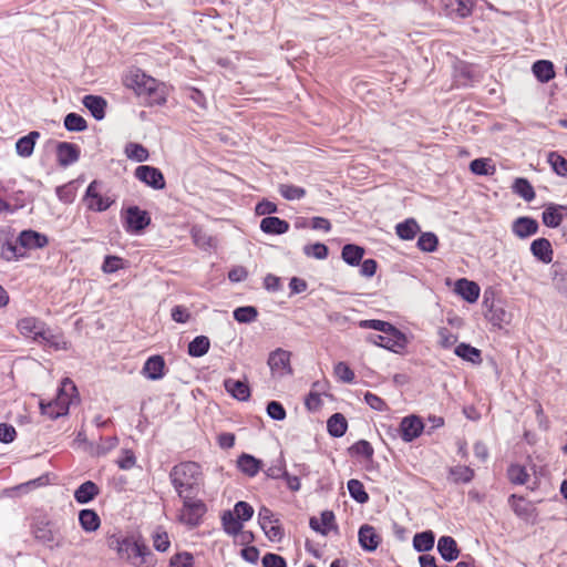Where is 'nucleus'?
Here are the masks:
<instances>
[{"label": "nucleus", "instance_id": "a211bd4d", "mask_svg": "<svg viewBox=\"0 0 567 567\" xmlns=\"http://www.w3.org/2000/svg\"><path fill=\"white\" fill-rule=\"evenodd\" d=\"M455 292L467 302L474 303L480 297L481 289L476 282L461 278L455 282Z\"/></svg>", "mask_w": 567, "mask_h": 567}, {"label": "nucleus", "instance_id": "dca6fc26", "mask_svg": "<svg viewBox=\"0 0 567 567\" xmlns=\"http://www.w3.org/2000/svg\"><path fill=\"white\" fill-rule=\"evenodd\" d=\"M17 243L20 245L19 248L24 251L23 249H35L47 246L48 238L45 235L34 230H23L17 238Z\"/></svg>", "mask_w": 567, "mask_h": 567}, {"label": "nucleus", "instance_id": "4c0bfd02", "mask_svg": "<svg viewBox=\"0 0 567 567\" xmlns=\"http://www.w3.org/2000/svg\"><path fill=\"white\" fill-rule=\"evenodd\" d=\"M210 347V341L206 336H197L188 343V354L194 358L205 355Z\"/></svg>", "mask_w": 567, "mask_h": 567}, {"label": "nucleus", "instance_id": "f257e3e1", "mask_svg": "<svg viewBox=\"0 0 567 567\" xmlns=\"http://www.w3.org/2000/svg\"><path fill=\"white\" fill-rule=\"evenodd\" d=\"M126 87L133 90L141 103L146 106L163 105L166 103L167 90L164 83L147 75L140 69L131 70L124 79Z\"/></svg>", "mask_w": 567, "mask_h": 567}, {"label": "nucleus", "instance_id": "603ef678", "mask_svg": "<svg viewBox=\"0 0 567 567\" xmlns=\"http://www.w3.org/2000/svg\"><path fill=\"white\" fill-rule=\"evenodd\" d=\"M234 319L240 323H249L256 320L258 311L252 306L239 307L234 310Z\"/></svg>", "mask_w": 567, "mask_h": 567}, {"label": "nucleus", "instance_id": "c756f323", "mask_svg": "<svg viewBox=\"0 0 567 567\" xmlns=\"http://www.w3.org/2000/svg\"><path fill=\"white\" fill-rule=\"evenodd\" d=\"M79 523L86 533L95 532L101 526V519L94 509H81L79 513Z\"/></svg>", "mask_w": 567, "mask_h": 567}, {"label": "nucleus", "instance_id": "20e7f679", "mask_svg": "<svg viewBox=\"0 0 567 567\" xmlns=\"http://www.w3.org/2000/svg\"><path fill=\"white\" fill-rule=\"evenodd\" d=\"M30 532L34 539L50 549L63 546L62 537L54 529L53 522L48 515L41 514L32 517Z\"/></svg>", "mask_w": 567, "mask_h": 567}, {"label": "nucleus", "instance_id": "58836bf2", "mask_svg": "<svg viewBox=\"0 0 567 567\" xmlns=\"http://www.w3.org/2000/svg\"><path fill=\"white\" fill-rule=\"evenodd\" d=\"M363 255L364 249L353 244L344 245L341 252L342 259L351 266H358Z\"/></svg>", "mask_w": 567, "mask_h": 567}, {"label": "nucleus", "instance_id": "5701e85b", "mask_svg": "<svg viewBox=\"0 0 567 567\" xmlns=\"http://www.w3.org/2000/svg\"><path fill=\"white\" fill-rule=\"evenodd\" d=\"M225 390L239 401H247L250 396V389L246 381L228 378L224 381Z\"/></svg>", "mask_w": 567, "mask_h": 567}, {"label": "nucleus", "instance_id": "6e6d98bb", "mask_svg": "<svg viewBox=\"0 0 567 567\" xmlns=\"http://www.w3.org/2000/svg\"><path fill=\"white\" fill-rule=\"evenodd\" d=\"M302 250L307 257H312L319 260L326 259L329 255L328 247L321 243L306 245Z\"/></svg>", "mask_w": 567, "mask_h": 567}, {"label": "nucleus", "instance_id": "473e14b6", "mask_svg": "<svg viewBox=\"0 0 567 567\" xmlns=\"http://www.w3.org/2000/svg\"><path fill=\"white\" fill-rule=\"evenodd\" d=\"M533 73L538 81L546 83L555 76L554 64L548 60H538L533 64Z\"/></svg>", "mask_w": 567, "mask_h": 567}, {"label": "nucleus", "instance_id": "aec40b11", "mask_svg": "<svg viewBox=\"0 0 567 567\" xmlns=\"http://www.w3.org/2000/svg\"><path fill=\"white\" fill-rule=\"evenodd\" d=\"M530 251L533 256L543 264H550L553 261L554 250L547 238H537L533 240L530 244Z\"/></svg>", "mask_w": 567, "mask_h": 567}, {"label": "nucleus", "instance_id": "09e8293b", "mask_svg": "<svg viewBox=\"0 0 567 567\" xmlns=\"http://www.w3.org/2000/svg\"><path fill=\"white\" fill-rule=\"evenodd\" d=\"M350 496L360 504L369 501V495L364 489L363 484L358 480H350L347 484Z\"/></svg>", "mask_w": 567, "mask_h": 567}, {"label": "nucleus", "instance_id": "9b49d317", "mask_svg": "<svg viewBox=\"0 0 567 567\" xmlns=\"http://www.w3.org/2000/svg\"><path fill=\"white\" fill-rule=\"evenodd\" d=\"M151 223L147 212L137 206H131L126 209L125 229L130 233H140Z\"/></svg>", "mask_w": 567, "mask_h": 567}, {"label": "nucleus", "instance_id": "69168bd1", "mask_svg": "<svg viewBox=\"0 0 567 567\" xmlns=\"http://www.w3.org/2000/svg\"><path fill=\"white\" fill-rule=\"evenodd\" d=\"M266 474L271 478L285 477V475H287V471L284 458L279 457L276 460L275 463L267 468Z\"/></svg>", "mask_w": 567, "mask_h": 567}, {"label": "nucleus", "instance_id": "cd10ccee", "mask_svg": "<svg viewBox=\"0 0 567 567\" xmlns=\"http://www.w3.org/2000/svg\"><path fill=\"white\" fill-rule=\"evenodd\" d=\"M39 137L40 133L38 131H31L25 136L20 137L16 143L17 154L21 157H30Z\"/></svg>", "mask_w": 567, "mask_h": 567}, {"label": "nucleus", "instance_id": "f3484780", "mask_svg": "<svg viewBox=\"0 0 567 567\" xmlns=\"http://www.w3.org/2000/svg\"><path fill=\"white\" fill-rule=\"evenodd\" d=\"M45 323L34 317H25L18 321L17 327L20 333L27 338L39 341V337Z\"/></svg>", "mask_w": 567, "mask_h": 567}, {"label": "nucleus", "instance_id": "c03bdc74", "mask_svg": "<svg viewBox=\"0 0 567 567\" xmlns=\"http://www.w3.org/2000/svg\"><path fill=\"white\" fill-rule=\"evenodd\" d=\"M474 477V471L468 466L457 465L449 471V478L454 483H470Z\"/></svg>", "mask_w": 567, "mask_h": 567}, {"label": "nucleus", "instance_id": "72a5a7b5", "mask_svg": "<svg viewBox=\"0 0 567 567\" xmlns=\"http://www.w3.org/2000/svg\"><path fill=\"white\" fill-rule=\"evenodd\" d=\"M420 231V226L414 218H408L395 226V233L403 240H412Z\"/></svg>", "mask_w": 567, "mask_h": 567}, {"label": "nucleus", "instance_id": "1a4fd4ad", "mask_svg": "<svg viewBox=\"0 0 567 567\" xmlns=\"http://www.w3.org/2000/svg\"><path fill=\"white\" fill-rule=\"evenodd\" d=\"M258 522H259L261 529L265 532V534L267 535V537L270 540L279 542L282 538V536H284L282 529L277 524L278 520L274 519V514L268 507H266V506L260 507V509L258 512Z\"/></svg>", "mask_w": 567, "mask_h": 567}, {"label": "nucleus", "instance_id": "49530a36", "mask_svg": "<svg viewBox=\"0 0 567 567\" xmlns=\"http://www.w3.org/2000/svg\"><path fill=\"white\" fill-rule=\"evenodd\" d=\"M470 169L475 175L488 176L495 173V166L491 164L488 158H476L470 164Z\"/></svg>", "mask_w": 567, "mask_h": 567}, {"label": "nucleus", "instance_id": "2eb2a0df", "mask_svg": "<svg viewBox=\"0 0 567 567\" xmlns=\"http://www.w3.org/2000/svg\"><path fill=\"white\" fill-rule=\"evenodd\" d=\"M358 537L360 546L365 551H374L381 543V536L377 533L373 526L368 524L360 527Z\"/></svg>", "mask_w": 567, "mask_h": 567}, {"label": "nucleus", "instance_id": "b1692460", "mask_svg": "<svg viewBox=\"0 0 567 567\" xmlns=\"http://www.w3.org/2000/svg\"><path fill=\"white\" fill-rule=\"evenodd\" d=\"M165 361L161 355H153L146 360L143 374L150 380H159L164 377Z\"/></svg>", "mask_w": 567, "mask_h": 567}, {"label": "nucleus", "instance_id": "f704fd0d", "mask_svg": "<svg viewBox=\"0 0 567 567\" xmlns=\"http://www.w3.org/2000/svg\"><path fill=\"white\" fill-rule=\"evenodd\" d=\"M237 464H238L239 470L243 473L252 477L259 472L260 466H261V461L257 460L256 457H254L250 454L244 453L238 457Z\"/></svg>", "mask_w": 567, "mask_h": 567}, {"label": "nucleus", "instance_id": "39448f33", "mask_svg": "<svg viewBox=\"0 0 567 567\" xmlns=\"http://www.w3.org/2000/svg\"><path fill=\"white\" fill-rule=\"evenodd\" d=\"M365 341L368 343L390 350L394 353H401L408 346V338L400 330L391 332V336H388V333H369L365 337Z\"/></svg>", "mask_w": 567, "mask_h": 567}, {"label": "nucleus", "instance_id": "423d86ee", "mask_svg": "<svg viewBox=\"0 0 567 567\" xmlns=\"http://www.w3.org/2000/svg\"><path fill=\"white\" fill-rule=\"evenodd\" d=\"M150 555L151 553L145 545L127 538L124 546L120 547L118 556L130 561L132 565L141 567L147 564L146 557Z\"/></svg>", "mask_w": 567, "mask_h": 567}, {"label": "nucleus", "instance_id": "f03ea898", "mask_svg": "<svg viewBox=\"0 0 567 567\" xmlns=\"http://www.w3.org/2000/svg\"><path fill=\"white\" fill-rule=\"evenodd\" d=\"M169 477L178 496L194 494L202 483V468L196 462H183L172 468Z\"/></svg>", "mask_w": 567, "mask_h": 567}, {"label": "nucleus", "instance_id": "6ab92c4d", "mask_svg": "<svg viewBox=\"0 0 567 567\" xmlns=\"http://www.w3.org/2000/svg\"><path fill=\"white\" fill-rule=\"evenodd\" d=\"M334 514L331 511H324L321 513L320 518L311 517L309 520V526L317 533L326 536L331 529H338L334 524Z\"/></svg>", "mask_w": 567, "mask_h": 567}, {"label": "nucleus", "instance_id": "412c9836", "mask_svg": "<svg viewBox=\"0 0 567 567\" xmlns=\"http://www.w3.org/2000/svg\"><path fill=\"white\" fill-rule=\"evenodd\" d=\"M538 227L536 219L530 217H518L514 220L512 230L518 238H527L535 235L538 231Z\"/></svg>", "mask_w": 567, "mask_h": 567}, {"label": "nucleus", "instance_id": "6e6552de", "mask_svg": "<svg viewBox=\"0 0 567 567\" xmlns=\"http://www.w3.org/2000/svg\"><path fill=\"white\" fill-rule=\"evenodd\" d=\"M290 357L291 353L281 348L270 352L267 363L274 375L284 377L292 373Z\"/></svg>", "mask_w": 567, "mask_h": 567}, {"label": "nucleus", "instance_id": "13d9d810", "mask_svg": "<svg viewBox=\"0 0 567 567\" xmlns=\"http://www.w3.org/2000/svg\"><path fill=\"white\" fill-rule=\"evenodd\" d=\"M125 153L128 158L137 162H145L148 158V151L137 143H128L125 147Z\"/></svg>", "mask_w": 567, "mask_h": 567}, {"label": "nucleus", "instance_id": "5fc2aeb1", "mask_svg": "<svg viewBox=\"0 0 567 567\" xmlns=\"http://www.w3.org/2000/svg\"><path fill=\"white\" fill-rule=\"evenodd\" d=\"M64 126L70 132H82L86 130V121L76 113H69L64 117Z\"/></svg>", "mask_w": 567, "mask_h": 567}, {"label": "nucleus", "instance_id": "e2e57ef3", "mask_svg": "<svg viewBox=\"0 0 567 567\" xmlns=\"http://www.w3.org/2000/svg\"><path fill=\"white\" fill-rule=\"evenodd\" d=\"M334 374L339 380H341L344 383H351L355 378L354 372L346 362L342 361L338 362L334 365Z\"/></svg>", "mask_w": 567, "mask_h": 567}, {"label": "nucleus", "instance_id": "ea45409f", "mask_svg": "<svg viewBox=\"0 0 567 567\" xmlns=\"http://www.w3.org/2000/svg\"><path fill=\"white\" fill-rule=\"evenodd\" d=\"M454 352L457 357L472 363L482 362L481 351L467 343H460L456 346Z\"/></svg>", "mask_w": 567, "mask_h": 567}, {"label": "nucleus", "instance_id": "774afa93", "mask_svg": "<svg viewBox=\"0 0 567 567\" xmlns=\"http://www.w3.org/2000/svg\"><path fill=\"white\" fill-rule=\"evenodd\" d=\"M262 566L264 567H287L286 560L284 557L277 554L267 553L262 557Z\"/></svg>", "mask_w": 567, "mask_h": 567}, {"label": "nucleus", "instance_id": "a878e982", "mask_svg": "<svg viewBox=\"0 0 567 567\" xmlns=\"http://www.w3.org/2000/svg\"><path fill=\"white\" fill-rule=\"evenodd\" d=\"M260 229L265 234L282 235L289 230V223L274 216H267L260 221Z\"/></svg>", "mask_w": 567, "mask_h": 567}, {"label": "nucleus", "instance_id": "393cba45", "mask_svg": "<svg viewBox=\"0 0 567 567\" xmlns=\"http://www.w3.org/2000/svg\"><path fill=\"white\" fill-rule=\"evenodd\" d=\"M437 550L442 558L446 561H453L457 559L460 549L455 539L451 536H442L437 542Z\"/></svg>", "mask_w": 567, "mask_h": 567}, {"label": "nucleus", "instance_id": "e433bc0d", "mask_svg": "<svg viewBox=\"0 0 567 567\" xmlns=\"http://www.w3.org/2000/svg\"><path fill=\"white\" fill-rule=\"evenodd\" d=\"M446 9L451 18H466L472 13L473 2L447 0Z\"/></svg>", "mask_w": 567, "mask_h": 567}, {"label": "nucleus", "instance_id": "9d476101", "mask_svg": "<svg viewBox=\"0 0 567 567\" xmlns=\"http://www.w3.org/2000/svg\"><path fill=\"white\" fill-rule=\"evenodd\" d=\"M135 177L154 189H164L166 186L163 173L154 166H138L135 169Z\"/></svg>", "mask_w": 567, "mask_h": 567}, {"label": "nucleus", "instance_id": "7ed1b4c3", "mask_svg": "<svg viewBox=\"0 0 567 567\" xmlns=\"http://www.w3.org/2000/svg\"><path fill=\"white\" fill-rule=\"evenodd\" d=\"M76 392V386L72 380L65 378L59 388L56 398L52 401H40V410L43 415L55 420L62 415L68 414L72 396Z\"/></svg>", "mask_w": 567, "mask_h": 567}, {"label": "nucleus", "instance_id": "3c124183", "mask_svg": "<svg viewBox=\"0 0 567 567\" xmlns=\"http://www.w3.org/2000/svg\"><path fill=\"white\" fill-rule=\"evenodd\" d=\"M278 189L280 195L287 200H297L306 196L305 188L292 184H280Z\"/></svg>", "mask_w": 567, "mask_h": 567}, {"label": "nucleus", "instance_id": "79ce46f5", "mask_svg": "<svg viewBox=\"0 0 567 567\" xmlns=\"http://www.w3.org/2000/svg\"><path fill=\"white\" fill-rule=\"evenodd\" d=\"M224 530L231 536L238 535L243 529V523L234 515L231 511H227L221 516Z\"/></svg>", "mask_w": 567, "mask_h": 567}, {"label": "nucleus", "instance_id": "c9c22d12", "mask_svg": "<svg viewBox=\"0 0 567 567\" xmlns=\"http://www.w3.org/2000/svg\"><path fill=\"white\" fill-rule=\"evenodd\" d=\"M435 535L432 530L417 533L413 537V547L419 553L430 551L434 547Z\"/></svg>", "mask_w": 567, "mask_h": 567}, {"label": "nucleus", "instance_id": "a19ab883", "mask_svg": "<svg viewBox=\"0 0 567 567\" xmlns=\"http://www.w3.org/2000/svg\"><path fill=\"white\" fill-rule=\"evenodd\" d=\"M359 327L362 329H372L375 331H380L382 333H388V336H391V332H395V330H399L392 323L378 319L361 320L359 322Z\"/></svg>", "mask_w": 567, "mask_h": 567}, {"label": "nucleus", "instance_id": "f8f14e48", "mask_svg": "<svg viewBox=\"0 0 567 567\" xmlns=\"http://www.w3.org/2000/svg\"><path fill=\"white\" fill-rule=\"evenodd\" d=\"M398 431L404 442H412L422 433L423 423L417 416H405L402 419Z\"/></svg>", "mask_w": 567, "mask_h": 567}, {"label": "nucleus", "instance_id": "7c9ffc66", "mask_svg": "<svg viewBox=\"0 0 567 567\" xmlns=\"http://www.w3.org/2000/svg\"><path fill=\"white\" fill-rule=\"evenodd\" d=\"M184 499V508L188 512V523H196L205 513V504L202 501H194L193 494L181 496Z\"/></svg>", "mask_w": 567, "mask_h": 567}, {"label": "nucleus", "instance_id": "8fccbe9b", "mask_svg": "<svg viewBox=\"0 0 567 567\" xmlns=\"http://www.w3.org/2000/svg\"><path fill=\"white\" fill-rule=\"evenodd\" d=\"M439 238L434 233L427 231L421 234L417 239V248L425 252H433L437 249Z\"/></svg>", "mask_w": 567, "mask_h": 567}, {"label": "nucleus", "instance_id": "4468645a", "mask_svg": "<svg viewBox=\"0 0 567 567\" xmlns=\"http://www.w3.org/2000/svg\"><path fill=\"white\" fill-rule=\"evenodd\" d=\"M58 163L62 167H66L79 161L80 148L69 142H59L56 144Z\"/></svg>", "mask_w": 567, "mask_h": 567}, {"label": "nucleus", "instance_id": "338daca9", "mask_svg": "<svg viewBox=\"0 0 567 567\" xmlns=\"http://www.w3.org/2000/svg\"><path fill=\"white\" fill-rule=\"evenodd\" d=\"M267 414L276 421H282L286 419V410L278 401H270L267 404Z\"/></svg>", "mask_w": 567, "mask_h": 567}, {"label": "nucleus", "instance_id": "bb28decb", "mask_svg": "<svg viewBox=\"0 0 567 567\" xmlns=\"http://www.w3.org/2000/svg\"><path fill=\"white\" fill-rule=\"evenodd\" d=\"M99 493V486L92 481H86L74 491V499L79 504H87L93 501Z\"/></svg>", "mask_w": 567, "mask_h": 567}, {"label": "nucleus", "instance_id": "37998d69", "mask_svg": "<svg viewBox=\"0 0 567 567\" xmlns=\"http://www.w3.org/2000/svg\"><path fill=\"white\" fill-rule=\"evenodd\" d=\"M190 233L193 241L197 247L202 249H208L215 246V239L202 227L194 226Z\"/></svg>", "mask_w": 567, "mask_h": 567}, {"label": "nucleus", "instance_id": "864d4df0", "mask_svg": "<svg viewBox=\"0 0 567 567\" xmlns=\"http://www.w3.org/2000/svg\"><path fill=\"white\" fill-rule=\"evenodd\" d=\"M548 163L557 175L563 177L567 176V159L560 154L557 152H550L548 154Z\"/></svg>", "mask_w": 567, "mask_h": 567}, {"label": "nucleus", "instance_id": "bf43d9fd", "mask_svg": "<svg viewBox=\"0 0 567 567\" xmlns=\"http://www.w3.org/2000/svg\"><path fill=\"white\" fill-rule=\"evenodd\" d=\"M349 452L352 455H360L369 460L373 456L374 451L372 445L368 441L360 440L349 447Z\"/></svg>", "mask_w": 567, "mask_h": 567}, {"label": "nucleus", "instance_id": "c85d7f7f", "mask_svg": "<svg viewBox=\"0 0 567 567\" xmlns=\"http://www.w3.org/2000/svg\"><path fill=\"white\" fill-rule=\"evenodd\" d=\"M83 105L91 112L92 116L101 121L105 116L106 101L102 96L86 95Z\"/></svg>", "mask_w": 567, "mask_h": 567}, {"label": "nucleus", "instance_id": "0e129e2a", "mask_svg": "<svg viewBox=\"0 0 567 567\" xmlns=\"http://www.w3.org/2000/svg\"><path fill=\"white\" fill-rule=\"evenodd\" d=\"M169 564L172 567H194V557L187 551L178 553L171 558Z\"/></svg>", "mask_w": 567, "mask_h": 567}, {"label": "nucleus", "instance_id": "ddd939ff", "mask_svg": "<svg viewBox=\"0 0 567 567\" xmlns=\"http://www.w3.org/2000/svg\"><path fill=\"white\" fill-rule=\"evenodd\" d=\"M23 256L24 251L19 248L17 240H13L9 233L0 229V257L10 261Z\"/></svg>", "mask_w": 567, "mask_h": 567}, {"label": "nucleus", "instance_id": "680f3d73", "mask_svg": "<svg viewBox=\"0 0 567 567\" xmlns=\"http://www.w3.org/2000/svg\"><path fill=\"white\" fill-rule=\"evenodd\" d=\"M508 503L518 517H527L529 515V506L524 503L523 497H518L516 494H512L508 498Z\"/></svg>", "mask_w": 567, "mask_h": 567}, {"label": "nucleus", "instance_id": "2f4dec72", "mask_svg": "<svg viewBox=\"0 0 567 567\" xmlns=\"http://www.w3.org/2000/svg\"><path fill=\"white\" fill-rule=\"evenodd\" d=\"M348 422L343 414L334 413L327 421L328 433L333 437H341L346 434Z\"/></svg>", "mask_w": 567, "mask_h": 567}, {"label": "nucleus", "instance_id": "0eeeda50", "mask_svg": "<svg viewBox=\"0 0 567 567\" xmlns=\"http://www.w3.org/2000/svg\"><path fill=\"white\" fill-rule=\"evenodd\" d=\"M101 186V182L93 181L87 186L83 202L86 205V208L92 212H105L111 207V205L114 203L113 199L110 197L102 196L100 192L97 190Z\"/></svg>", "mask_w": 567, "mask_h": 567}, {"label": "nucleus", "instance_id": "4d7b16f0", "mask_svg": "<svg viewBox=\"0 0 567 567\" xmlns=\"http://www.w3.org/2000/svg\"><path fill=\"white\" fill-rule=\"evenodd\" d=\"M563 221V215L558 212V207L549 206L543 212V223L551 228L558 227Z\"/></svg>", "mask_w": 567, "mask_h": 567}, {"label": "nucleus", "instance_id": "4be33fe9", "mask_svg": "<svg viewBox=\"0 0 567 567\" xmlns=\"http://www.w3.org/2000/svg\"><path fill=\"white\" fill-rule=\"evenodd\" d=\"M37 342L45 347L53 348L54 350H68L69 348V343L63 339V337L55 334L47 324L42 329L39 341Z\"/></svg>", "mask_w": 567, "mask_h": 567}, {"label": "nucleus", "instance_id": "a18cd8bd", "mask_svg": "<svg viewBox=\"0 0 567 567\" xmlns=\"http://www.w3.org/2000/svg\"><path fill=\"white\" fill-rule=\"evenodd\" d=\"M513 190L526 202H532L535 198L534 188L526 178H516L513 185Z\"/></svg>", "mask_w": 567, "mask_h": 567}, {"label": "nucleus", "instance_id": "052dcab7", "mask_svg": "<svg viewBox=\"0 0 567 567\" xmlns=\"http://www.w3.org/2000/svg\"><path fill=\"white\" fill-rule=\"evenodd\" d=\"M233 513L241 523H244L252 517L254 508L248 503L239 501L235 504Z\"/></svg>", "mask_w": 567, "mask_h": 567}, {"label": "nucleus", "instance_id": "de8ad7c7", "mask_svg": "<svg viewBox=\"0 0 567 567\" xmlns=\"http://www.w3.org/2000/svg\"><path fill=\"white\" fill-rule=\"evenodd\" d=\"M507 477L515 485H524L528 481L529 474L525 466L512 464L507 470Z\"/></svg>", "mask_w": 567, "mask_h": 567}]
</instances>
